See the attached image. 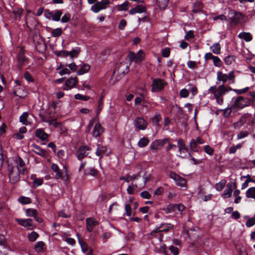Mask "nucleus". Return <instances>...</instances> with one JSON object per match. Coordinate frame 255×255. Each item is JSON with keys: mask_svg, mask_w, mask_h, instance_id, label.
Listing matches in <instances>:
<instances>
[{"mask_svg": "<svg viewBox=\"0 0 255 255\" xmlns=\"http://www.w3.org/2000/svg\"><path fill=\"white\" fill-rule=\"evenodd\" d=\"M103 132V129L102 126L100 123H98L94 126V128L92 132V134L93 137H97L100 136Z\"/></svg>", "mask_w": 255, "mask_h": 255, "instance_id": "obj_21", "label": "nucleus"}, {"mask_svg": "<svg viewBox=\"0 0 255 255\" xmlns=\"http://www.w3.org/2000/svg\"><path fill=\"white\" fill-rule=\"evenodd\" d=\"M80 52V48L79 47H77L70 52L66 51H58L56 53V54L59 56H67L68 55H70V57L72 58H74L77 57Z\"/></svg>", "mask_w": 255, "mask_h": 255, "instance_id": "obj_10", "label": "nucleus"}, {"mask_svg": "<svg viewBox=\"0 0 255 255\" xmlns=\"http://www.w3.org/2000/svg\"><path fill=\"white\" fill-rule=\"evenodd\" d=\"M137 187V185L135 184H134L133 183H132V185H129L127 188V192L128 194H132L134 193L135 188Z\"/></svg>", "mask_w": 255, "mask_h": 255, "instance_id": "obj_48", "label": "nucleus"}, {"mask_svg": "<svg viewBox=\"0 0 255 255\" xmlns=\"http://www.w3.org/2000/svg\"><path fill=\"white\" fill-rule=\"evenodd\" d=\"M166 84V83L163 80H154L152 84L151 91L153 92H157L163 89Z\"/></svg>", "mask_w": 255, "mask_h": 255, "instance_id": "obj_8", "label": "nucleus"}, {"mask_svg": "<svg viewBox=\"0 0 255 255\" xmlns=\"http://www.w3.org/2000/svg\"><path fill=\"white\" fill-rule=\"evenodd\" d=\"M167 141V139L155 140L151 144L150 147L153 150H157L162 147Z\"/></svg>", "mask_w": 255, "mask_h": 255, "instance_id": "obj_20", "label": "nucleus"}, {"mask_svg": "<svg viewBox=\"0 0 255 255\" xmlns=\"http://www.w3.org/2000/svg\"><path fill=\"white\" fill-rule=\"evenodd\" d=\"M221 111L223 112V116L226 118L228 117L230 115L232 111L231 108H226L224 110H221Z\"/></svg>", "mask_w": 255, "mask_h": 255, "instance_id": "obj_61", "label": "nucleus"}, {"mask_svg": "<svg viewBox=\"0 0 255 255\" xmlns=\"http://www.w3.org/2000/svg\"><path fill=\"white\" fill-rule=\"evenodd\" d=\"M76 236H77V238H78L79 244V245L80 246V247L81 248L82 252L83 253H84V254L86 253L89 251V250L90 249V248H89L87 244L86 243L82 241L80 239V238L79 237V234L77 233L76 234Z\"/></svg>", "mask_w": 255, "mask_h": 255, "instance_id": "obj_22", "label": "nucleus"}, {"mask_svg": "<svg viewBox=\"0 0 255 255\" xmlns=\"http://www.w3.org/2000/svg\"><path fill=\"white\" fill-rule=\"evenodd\" d=\"M62 14V11L61 10H56L53 12L52 20L55 21H58L60 19V17Z\"/></svg>", "mask_w": 255, "mask_h": 255, "instance_id": "obj_35", "label": "nucleus"}, {"mask_svg": "<svg viewBox=\"0 0 255 255\" xmlns=\"http://www.w3.org/2000/svg\"><path fill=\"white\" fill-rule=\"evenodd\" d=\"M255 224V218H250L246 222V226L248 227H251L253 226Z\"/></svg>", "mask_w": 255, "mask_h": 255, "instance_id": "obj_59", "label": "nucleus"}, {"mask_svg": "<svg viewBox=\"0 0 255 255\" xmlns=\"http://www.w3.org/2000/svg\"><path fill=\"white\" fill-rule=\"evenodd\" d=\"M230 91H232V89L230 87H225L223 85L218 87L212 86L209 89V91L214 95L216 103L220 105L223 103V95Z\"/></svg>", "mask_w": 255, "mask_h": 255, "instance_id": "obj_2", "label": "nucleus"}, {"mask_svg": "<svg viewBox=\"0 0 255 255\" xmlns=\"http://www.w3.org/2000/svg\"><path fill=\"white\" fill-rule=\"evenodd\" d=\"M102 109H103V106H101L100 105H98L97 113H96V117L93 118V119H92L90 121L89 124L88 126L87 129L86 130L87 132H89L90 131L91 128H92V127L93 125L94 122L97 120V117H98L100 113L102 110Z\"/></svg>", "mask_w": 255, "mask_h": 255, "instance_id": "obj_25", "label": "nucleus"}, {"mask_svg": "<svg viewBox=\"0 0 255 255\" xmlns=\"http://www.w3.org/2000/svg\"><path fill=\"white\" fill-rule=\"evenodd\" d=\"M126 25L127 21L125 19H123L120 21L118 26L120 30H124Z\"/></svg>", "mask_w": 255, "mask_h": 255, "instance_id": "obj_60", "label": "nucleus"}, {"mask_svg": "<svg viewBox=\"0 0 255 255\" xmlns=\"http://www.w3.org/2000/svg\"><path fill=\"white\" fill-rule=\"evenodd\" d=\"M230 14L233 15V16L231 17V19L232 22L235 24L238 23L243 18V15L240 12L234 10L231 11Z\"/></svg>", "mask_w": 255, "mask_h": 255, "instance_id": "obj_19", "label": "nucleus"}, {"mask_svg": "<svg viewBox=\"0 0 255 255\" xmlns=\"http://www.w3.org/2000/svg\"><path fill=\"white\" fill-rule=\"evenodd\" d=\"M169 250L173 255H178L179 254L178 249L172 245L169 247Z\"/></svg>", "mask_w": 255, "mask_h": 255, "instance_id": "obj_51", "label": "nucleus"}, {"mask_svg": "<svg viewBox=\"0 0 255 255\" xmlns=\"http://www.w3.org/2000/svg\"><path fill=\"white\" fill-rule=\"evenodd\" d=\"M18 201L22 204H27L30 203V199L28 197L21 196L18 199Z\"/></svg>", "mask_w": 255, "mask_h": 255, "instance_id": "obj_45", "label": "nucleus"}, {"mask_svg": "<svg viewBox=\"0 0 255 255\" xmlns=\"http://www.w3.org/2000/svg\"><path fill=\"white\" fill-rule=\"evenodd\" d=\"M128 65L125 62L117 64L113 73V77L116 78L119 74L121 77L124 76L128 71Z\"/></svg>", "mask_w": 255, "mask_h": 255, "instance_id": "obj_5", "label": "nucleus"}, {"mask_svg": "<svg viewBox=\"0 0 255 255\" xmlns=\"http://www.w3.org/2000/svg\"><path fill=\"white\" fill-rule=\"evenodd\" d=\"M168 1L169 0H156L160 8L164 7L167 4Z\"/></svg>", "mask_w": 255, "mask_h": 255, "instance_id": "obj_56", "label": "nucleus"}, {"mask_svg": "<svg viewBox=\"0 0 255 255\" xmlns=\"http://www.w3.org/2000/svg\"><path fill=\"white\" fill-rule=\"evenodd\" d=\"M62 31L60 28H57L53 29L52 31V35L53 37H59L62 34Z\"/></svg>", "mask_w": 255, "mask_h": 255, "instance_id": "obj_47", "label": "nucleus"}, {"mask_svg": "<svg viewBox=\"0 0 255 255\" xmlns=\"http://www.w3.org/2000/svg\"><path fill=\"white\" fill-rule=\"evenodd\" d=\"M227 187L228 189L224 190L222 195L223 198H228L230 197L232 195L233 190L236 188L237 186L235 183L232 182L228 184Z\"/></svg>", "mask_w": 255, "mask_h": 255, "instance_id": "obj_15", "label": "nucleus"}, {"mask_svg": "<svg viewBox=\"0 0 255 255\" xmlns=\"http://www.w3.org/2000/svg\"><path fill=\"white\" fill-rule=\"evenodd\" d=\"M90 69V66L88 64H84L82 65L80 69L78 71L77 74L79 75H83L87 73Z\"/></svg>", "mask_w": 255, "mask_h": 255, "instance_id": "obj_27", "label": "nucleus"}, {"mask_svg": "<svg viewBox=\"0 0 255 255\" xmlns=\"http://www.w3.org/2000/svg\"><path fill=\"white\" fill-rule=\"evenodd\" d=\"M146 11V7L142 4H137L134 7H132L128 11L130 15H134L136 13H142Z\"/></svg>", "mask_w": 255, "mask_h": 255, "instance_id": "obj_12", "label": "nucleus"}, {"mask_svg": "<svg viewBox=\"0 0 255 255\" xmlns=\"http://www.w3.org/2000/svg\"><path fill=\"white\" fill-rule=\"evenodd\" d=\"M160 227V232H167L169 229L172 228L173 226L170 224H162Z\"/></svg>", "mask_w": 255, "mask_h": 255, "instance_id": "obj_43", "label": "nucleus"}, {"mask_svg": "<svg viewBox=\"0 0 255 255\" xmlns=\"http://www.w3.org/2000/svg\"><path fill=\"white\" fill-rule=\"evenodd\" d=\"M44 16L48 19H52L53 12H51L49 10L46 9L44 11Z\"/></svg>", "mask_w": 255, "mask_h": 255, "instance_id": "obj_63", "label": "nucleus"}, {"mask_svg": "<svg viewBox=\"0 0 255 255\" xmlns=\"http://www.w3.org/2000/svg\"><path fill=\"white\" fill-rule=\"evenodd\" d=\"M169 176L175 182L177 185L181 187H186L187 182L185 179L172 172H170Z\"/></svg>", "mask_w": 255, "mask_h": 255, "instance_id": "obj_7", "label": "nucleus"}, {"mask_svg": "<svg viewBox=\"0 0 255 255\" xmlns=\"http://www.w3.org/2000/svg\"><path fill=\"white\" fill-rule=\"evenodd\" d=\"M31 178L33 180V185L34 187H37L42 184L43 180L41 178H37L35 177V175H32Z\"/></svg>", "mask_w": 255, "mask_h": 255, "instance_id": "obj_32", "label": "nucleus"}, {"mask_svg": "<svg viewBox=\"0 0 255 255\" xmlns=\"http://www.w3.org/2000/svg\"><path fill=\"white\" fill-rule=\"evenodd\" d=\"M38 237V234L35 232H32L28 235V238L29 241L34 242Z\"/></svg>", "mask_w": 255, "mask_h": 255, "instance_id": "obj_42", "label": "nucleus"}, {"mask_svg": "<svg viewBox=\"0 0 255 255\" xmlns=\"http://www.w3.org/2000/svg\"><path fill=\"white\" fill-rule=\"evenodd\" d=\"M197 143L196 141L192 139L190 142V148L192 150L194 151H197Z\"/></svg>", "mask_w": 255, "mask_h": 255, "instance_id": "obj_50", "label": "nucleus"}, {"mask_svg": "<svg viewBox=\"0 0 255 255\" xmlns=\"http://www.w3.org/2000/svg\"><path fill=\"white\" fill-rule=\"evenodd\" d=\"M164 211L166 213H169L174 211V205H169L165 208Z\"/></svg>", "mask_w": 255, "mask_h": 255, "instance_id": "obj_64", "label": "nucleus"}, {"mask_svg": "<svg viewBox=\"0 0 255 255\" xmlns=\"http://www.w3.org/2000/svg\"><path fill=\"white\" fill-rule=\"evenodd\" d=\"M128 58L130 62L134 61L136 63L135 54L134 52H129L128 55Z\"/></svg>", "mask_w": 255, "mask_h": 255, "instance_id": "obj_58", "label": "nucleus"}, {"mask_svg": "<svg viewBox=\"0 0 255 255\" xmlns=\"http://www.w3.org/2000/svg\"><path fill=\"white\" fill-rule=\"evenodd\" d=\"M250 101L248 98L239 97L233 101L232 107L241 109L250 105Z\"/></svg>", "mask_w": 255, "mask_h": 255, "instance_id": "obj_4", "label": "nucleus"}, {"mask_svg": "<svg viewBox=\"0 0 255 255\" xmlns=\"http://www.w3.org/2000/svg\"><path fill=\"white\" fill-rule=\"evenodd\" d=\"M226 183L225 180H222L221 181L216 184V189L218 191H221L225 187Z\"/></svg>", "mask_w": 255, "mask_h": 255, "instance_id": "obj_41", "label": "nucleus"}, {"mask_svg": "<svg viewBox=\"0 0 255 255\" xmlns=\"http://www.w3.org/2000/svg\"><path fill=\"white\" fill-rule=\"evenodd\" d=\"M90 150V148L86 146H81L78 149L76 156L77 158L80 160L85 157L88 154V151Z\"/></svg>", "mask_w": 255, "mask_h": 255, "instance_id": "obj_14", "label": "nucleus"}, {"mask_svg": "<svg viewBox=\"0 0 255 255\" xmlns=\"http://www.w3.org/2000/svg\"><path fill=\"white\" fill-rule=\"evenodd\" d=\"M33 151L36 154L43 156L45 155V151L42 149L40 147L37 145H34L33 149Z\"/></svg>", "mask_w": 255, "mask_h": 255, "instance_id": "obj_37", "label": "nucleus"}, {"mask_svg": "<svg viewBox=\"0 0 255 255\" xmlns=\"http://www.w3.org/2000/svg\"><path fill=\"white\" fill-rule=\"evenodd\" d=\"M217 80L225 83L228 80L230 83H234L235 81L234 72L231 71L228 75L223 73L222 71H218L217 73Z\"/></svg>", "mask_w": 255, "mask_h": 255, "instance_id": "obj_3", "label": "nucleus"}, {"mask_svg": "<svg viewBox=\"0 0 255 255\" xmlns=\"http://www.w3.org/2000/svg\"><path fill=\"white\" fill-rule=\"evenodd\" d=\"M130 5V3L126 1L121 4L117 5V8L119 11H127Z\"/></svg>", "mask_w": 255, "mask_h": 255, "instance_id": "obj_28", "label": "nucleus"}, {"mask_svg": "<svg viewBox=\"0 0 255 255\" xmlns=\"http://www.w3.org/2000/svg\"><path fill=\"white\" fill-rule=\"evenodd\" d=\"M7 170L9 180L12 183H16L19 180L20 174H24L26 173L25 163L19 157L8 161Z\"/></svg>", "mask_w": 255, "mask_h": 255, "instance_id": "obj_1", "label": "nucleus"}, {"mask_svg": "<svg viewBox=\"0 0 255 255\" xmlns=\"http://www.w3.org/2000/svg\"><path fill=\"white\" fill-rule=\"evenodd\" d=\"M104 6L102 5L100 1L96 2L95 4L91 6V10L95 13L99 12L101 10L104 9Z\"/></svg>", "mask_w": 255, "mask_h": 255, "instance_id": "obj_29", "label": "nucleus"}, {"mask_svg": "<svg viewBox=\"0 0 255 255\" xmlns=\"http://www.w3.org/2000/svg\"><path fill=\"white\" fill-rule=\"evenodd\" d=\"M15 220L20 225L28 230L33 229L35 227L30 219H16Z\"/></svg>", "mask_w": 255, "mask_h": 255, "instance_id": "obj_9", "label": "nucleus"}, {"mask_svg": "<svg viewBox=\"0 0 255 255\" xmlns=\"http://www.w3.org/2000/svg\"><path fill=\"white\" fill-rule=\"evenodd\" d=\"M246 195L247 198L255 199V187L249 188L246 191Z\"/></svg>", "mask_w": 255, "mask_h": 255, "instance_id": "obj_33", "label": "nucleus"}, {"mask_svg": "<svg viewBox=\"0 0 255 255\" xmlns=\"http://www.w3.org/2000/svg\"><path fill=\"white\" fill-rule=\"evenodd\" d=\"M26 61V58L23 56H20L18 58V64L19 67H22Z\"/></svg>", "mask_w": 255, "mask_h": 255, "instance_id": "obj_62", "label": "nucleus"}, {"mask_svg": "<svg viewBox=\"0 0 255 255\" xmlns=\"http://www.w3.org/2000/svg\"><path fill=\"white\" fill-rule=\"evenodd\" d=\"M224 61L228 65H232L235 61V57L232 55H229L225 58Z\"/></svg>", "mask_w": 255, "mask_h": 255, "instance_id": "obj_38", "label": "nucleus"}, {"mask_svg": "<svg viewBox=\"0 0 255 255\" xmlns=\"http://www.w3.org/2000/svg\"><path fill=\"white\" fill-rule=\"evenodd\" d=\"M78 80L76 77H71L69 78L66 81L65 86L63 87V90L67 91L71 89V88L74 87V86L76 84Z\"/></svg>", "mask_w": 255, "mask_h": 255, "instance_id": "obj_16", "label": "nucleus"}, {"mask_svg": "<svg viewBox=\"0 0 255 255\" xmlns=\"http://www.w3.org/2000/svg\"><path fill=\"white\" fill-rule=\"evenodd\" d=\"M213 61L214 64L216 67H220L222 65V62L221 59L217 56H212Z\"/></svg>", "mask_w": 255, "mask_h": 255, "instance_id": "obj_46", "label": "nucleus"}, {"mask_svg": "<svg viewBox=\"0 0 255 255\" xmlns=\"http://www.w3.org/2000/svg\"><path fill=\"white\" fill-rule=\"evenodd\" d=\"M210 49L215 54H219L221 51V46L219 43H215L210 47Z\"/></svg>", "mask_w": 255, "mask_h": 255, "instance_id": "obj_31", "label": "nucleus"}, {"mask_svg": "<svg viewBox=\"0 0 255 255\" xmlns=\"http://www.w3.org/2000/svg\"><path fill=\"white\" fill-rule=\"evenodd\" d=\"M177 146L179 152L178 156L181 157H185L186 156L188 149L185 146L184 141L182 139H179L178 140Z\"/></svg>", "mask_w": 255, "mask_h": 255, "instance_id": "obj_11", "label": "nucleus"}, {"mask_svg": "<svg viewBox=\"0 0 255 255\" xmlns=\"http://www.w3.org/2000/svg\"><path fill=\"white\" fill-rule=\"evenodd\" d=\"M239 37L247 42H249L252 39L251 34L248 32H241L239 34Z\"/></svg>", "mask_w": 255, "mask_h": 255, "instance_id": "obj_30", "label": "nucleus"}, {"mask_svg": "<svg viewBox=\"0 0 255 255\" xmlns=\"http://www.w3.org/2000/svg\"><path fill=\"white\" fill-rule=\"evenodd\" d=\"M105 153H106L107 155L109 154V153H107L106 147L103 145L98 144L97 148L96 151V155L101 157L103 154Z\"/></svg>", "mask_w": 255, "mask_h": 255, "instance_id": "obj_23", "label": "nucleus"}, {"mask_svg": "<svg viewBox=\"0 0 255 255\" xmlns=\"http://www.w3.org/2000/svg\"><path fill=\"white\" fill-rule=\"evenodd\" d=\"M70 19V15L69 13H66L62 16L61 21L62 23H67L69 21Z\"/></svg>", "mask_w": 255, "mask_h": 255, "instance_id": "obj_57", "label": "nucleus"}, {"mask_svg": "<svg viewBox=\"0 0 255 255\" xmlns=\"http://www.w3.org/2000/svg\"><path fill=\"white\" fill-rule=\"evenodd\" d=\"M36 136L42 140H45L48 138V134L42 129H37L35 133Z\"/></svg>", "mask_w": 255, "mask_h": 255, "instance_id": "obj_26", "label": "nucleus"}, {"mask_svg": "<svg viewBox=\"0 0 255 255\" xmlns=\"http://www.w3.org/2000/svg\"><path fill=\"white\" fill-rule=\"evenodd\" d=\"M25 214L26 216L34 217L35 218L37 221H39L38 219H36L37 211L34 209H28L26 210Z\"/></svg>", "mask_w": 255, "mask_h": 255, "instance_id": "obj_36", "label": "nucleus"}, {"mask_svg": "<svg viewBox=\"0 0 255 255\" xmlns=\"http://www.w3.org/2000/svg\"><path fill=\"white\" fill-rule=\"evenodd\" d=\"M74 97L76 100H82L84 101H88L90 99L89 96L83 95L80 94H77L75 95Z\"/></svg>", "mask_w": 255, "mask_h": 255, "instance_id": "obj_44", "label": "nucleus"}, {"mask_svg": "<svg viewBox=\"0 0 255 255\" xmlns=\"http://www.w3.org/2000/svg\"><path fill=\"white\" fill-rule=\"evenodd\" d=\"M51 169L52 170L56 173L55 175V178L58 179H64V177L63 176V174H65V175L67 176V170L66 167L65 166H63V169L61 171L58 165L56 164H53L51 165Z\"/></svg>", "mask_w": 255, "mask_h": 255, "instance_id": "obj_6", "label": "nucleus"}, {"mask_svg": "<svg viewBox=\"0 0 255 255\" xmlns=\"http://www.w3.org/2000/svg\"><path fill=\"white\" fill-rule=\"evenodd\" d=\"M45 244L42 241L37 242L35 245V250L38 252H41L44 250Z\"/></svg>", "mask_w": 255, "mask_h": 255, "instance_id": "obj_34", "label": "nucleus"}, {"mask_svg": "<svg viewBox=\"0 0 255 255\" xmlns=\"http://www.w3.org/2000/svg\"><path fill=\"white\" fill-rule=\"evenodd\" d=\"M20 122L24 125H29L31 124V122L28 119V114L24 112L19 118Z\"/></svg>", "mask_w": 255, "mask_h": 255, "instance_id": "obj_24", "label": "nucleus"}, {"mask_svg": "<svg viewBox=\"0 0 255 255\" xmlns=\"http://www.w3.org/2000/svg\"><path fill=\"white\" fill-rule=\"evenodd\" d=\"M189 92L186 89H182L180 91V96L182 98H187L189 96Z\"/></svg>", "mask_w": 255, "mask_h": 255, "instance_id": "obj_54", "label": "nucleus"}, {"mask_svg": "<svg viewBox=\"0 0 255 255\" xmlns=\"http://www.w3.org/2000/svg\"><path fill=\"white\" fill-rule=\"evenodd\" d=\"M248 135V132L247 131H242L240 132L237 135V138L241 139L246 137Z\"/></svg>", "mask_w": 255, "mask_h": 255, "instance_id": "obj_55", "label": "nucleus"}, {"mask_svg": "<svg viewBox=\"0 0 255 255\" xmlns=\"http://www.w3.org/2000/svg\"><path fill=\"white\" fill-rule=\"evenodd\" d=\"M60 75H69L70 74V70L67 68H63L59 72Z\"/></svg>", "mask_w": 255, "mask_h": 255, "instance_id": "obj_53", "label": "nucleus"}, {"mask_svg": "<svg viewBox=\"0 0 255 255\" xmlns=\"http://www.w3.org/2000/svg\"><path fill=\"white\" fill-rule=\"evenodd\" d=\"M204 151L209 155H212L214 153V149L209 145H206L204 146Z\"/></svg>", "mask_w": 255, "mask_h": 255, "instance_id": "obj_49", "label": "nucleus"}, {"mask_svg": "<svg viewBox=\"0 0 255 255\" xmlns=\"http://www.w3.org/2000/svg\"><path fill=\"white\" fill-rule=\"evenodd\" d=\"M144 54L142 50H139L135 54L136 63L140 62L144 58Z\"/></svg>", "mask_w": 255, "mask_h": 255, "instance_id": "obj_40", "label": "nucleus"}, {"mask_svg": "<svg viewBox=\"0 0 255 255\" xmlns=\"http://www.w3.org/2000/svg\"><path fill=\"white\" fill-rule=\"evenodd\" d=\"M251 116V115L249 114L243 115L238 122L234 124L233 126L234 128L236 129L240 128L245 123L247 122V120L249 119H250Z\"/></svg>", "mask_w": 255, "mask_h": 255, "instance_id": "obj_17", "label": "nucleus"}, {"mask_svg": "<svg viewBox=\"0 0 255 255\" xmlns=\"http://www.w3.org/2000/svg\"><path fill=\"white\" fill-rule=\"evenodd\" d=\"M98 224V222L92 218H88L86 219V229L89 232H92L94 228Z\"/></svg>", "mask_w": 255, "mask_h": 255, "instance_id": "obj_18", "label": "nucleus"}, {"mask_svg": "<svg viewBox=\"0 0 255 255\" xmlns=\"http://www.w3.org/2000/svg\"><path fill=\"white\" fill-rule=\"evenodd\" d=\"M134 124L135 127L140 130H144L147 125V122L140 117H137L135 119Z\"/></svg>", "mask_w": 255, "mask_h": 255, "instance_id": "obj_13", "label": "nucleus"}, {"mask_svg": "<svg viewBox=\"0 0 255 255\" xmlns=\"http://www.w3.org/2000/svg\"><path fill=\"white\" fill-rule=\"evenodd\" d=\"M149 143V140L146 137L141 138L138 142V146L140 147H143L146 146Z\"/></svg>", "mask_w": 255, "mask_h": 255, "instance_id": "obj_39", "label": "nucleus"}, {"mask_svg": "<svg viewBox=\"0 0 255 255\" xmlns=\"http://www.w3.org/2000/svg\"><path fill=\"white\" fill-rule=\"evenodd\" d=\"M125 210L126 212V215L130 217L132 214L131 208L129 204H127L125 205Z\"/></svg>", "mask_w": 255, "mask_h": 255, "instance_id": "obj_52", "label": "nucleus"}]
</instances>
